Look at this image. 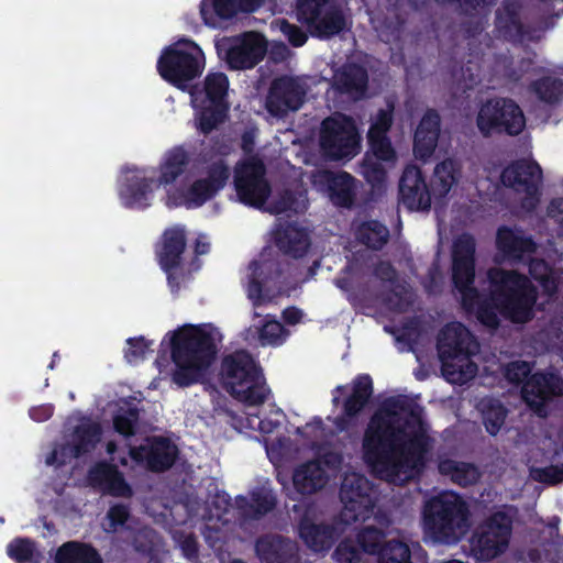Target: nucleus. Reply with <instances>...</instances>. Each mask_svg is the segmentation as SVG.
<instances>
[{
	"instance_id": "nucleus-1",
	"label": "nucleus",
	"mask_w": 563,
	"mask_h": 563,
	"mask_svg": "<svg viewBox=\"0 0 563 563\" xmlns=\"http://www.w3.org/2000/svg\"><path fill=\"white\" fill-rule=\"evenodd\" d=\"M476 243L473 235L464 233L452 247V283L461 295V306L475 314L486 328L497 329L499 316L516 324H523L534 317L538 289L530 278L514 269L492 267L487 272L488 294L482 295L475 283Z\"/></svg>"
},
{
	"instance_id": "nucleus-2",
	"label": "nucleus",
	"mask_w": 563,
	"mask_h": 563,
	"mask_svg": "<svg viewBox=\"0 0 563 563\" xmlns=\"http://www.w3.org/2000/svg\"><path fill=\"white\" fill-rule=\"evenodd\" d=\"M422 407L407 395L386 397L369 417L363 459L378 477L394 482L404 463H421L429 437L421 429Z\"/></svg>"
},
{
	"instance_id": "nucleus-3",
	"label": "nucleus",
	"mask_w": 563,
	"mask_h": 563,
	"mask_svg": "<svg viewBox=\"0 0 563 563\" xmlns=\"http://www.w3.org/2000/svg\"><path fill=\"white\" fill-rule=\"evenodd\" d=\"M218 334L210 324L188 325L173 332L170 356L176 367L173 383L184 388L203 380L218 354Z\"/></svg>"
},
{
	"instance_id": "nucleus-4",
	"label": "nucleus",
	"mask_w": 563,
	"mask_h": 563,
	"mask_svg": "<svg viewBox=\"0 0 563 563\" xmlns=\"http://www.w3.org/2000/svg\"><path fill=\"white\" fill-rule=\"evenodd\" d=\"M470 527L467 504L455 493L443 492L426 501L422 528L434 543L456 544Z\"/></svg>"
},
{
	"instance_id": "nucleus-5",
	"label": "nucleus",
	"mask_w": 563,
	"mask_h": 563,
	"mask_svg": "<svg viewBox=\"0 0 563 563\" xmlns=\"http://www.w3.org/2000/svg\"><path fill=\"white\" fill-rule=\"evenodd\" d=\"M220 377L223 388L246 406H258L271 394L262 368L245 350L225 355L221 361Z\"/></svg>"
},
{
	"instance_id": "nucleus-6",
	"label": "nucleus",
	"mask_w": 563,
	"mask_h": 563,
	"mask_svg": "<svg viewBox=\"0 0 563 563\" xmlns=\"http://www.w3.org/2000/svg\"><path fill=\"white\" fill-rule=\"evenodd\" d=\"M205 67L201 48L191 40H181L162 52L157 60V70L164 80L180 90L199 77Z\"/></svg>"
},
{
	"instance_id": "nucleus-7",
	"label": "nucleus",
	"mask_w": 563,
	"mask_h": 563,
	"mask_svg": "<svg viewBox=\"0 0 563 563\" xmlns=\"http://www.w3.org/2000/svg\"><path fill=\"white\" fill-rule=\"evenodd\" d=\"M476 126L484 137L517 136L526 128V117L514 99L494 97L481 106L476 115Z\"/></svg>"
},
{
	"instance_id": "nucleus-8",
	"label": "nucleus",
	"mask_w": 563,
	"mask_h": 563,
	"mask_svg": "<svg viewBox=\"0 0 563 563\" xmlns=\"http://www.w3.org/2000/svg\"><path fill=\"white\" fill-rule=\"evenodd\" d=\"M319 144L330 159L353 158L361 148V137L354 120L343 113H335L321 122Z\"/></svg>"
},
{
	"instance_id": "nucleus-9",
	"label": "nucleus",
	"mask_w": 563,
	"mask_h": 563,
	"mask_svg": "<svg viewBox=\"0 0 563 563\" xmlns=\"http://www.w3.org/2000/svg\"><path fill=\"white\" fill-rule=\"evenodd\" d=\"M512 518L506 511L497 510L481 522L471 537V551L478 561H490L509 547L512 533Z\"/></svg>"
},
{
	"instance_id": "nucleus-10",
	"label": "nucleus",
	"mask_w": 563,
	"mask_h": 563,
	"mask_svg": "<svg viewBox=\"0 0 563 563\" xmlns=\"http://www.w3.org/2000/svg\"><path fill=\"white\" fill-rule=\"evenodd\" d=\"M372 490V483L362 474L352 473L343 477L339 496L343 504L340 517L345 525L365 521L372 516L375 506Z\"/></svg>"
},
{
	"instance_id": "nucleus-11",
	"label": "nucleus",
	"mask_w": 563,
	"mask_h": 563,
	"mask_svg": "<svg viewBox=\"0 0 563 563\" xmlns=\"http://www.w3.org/2000/svg\"><path fill=\"white\" fill-rule=\"evenodd\" d=\"M266 167L260 158H250L234 169V188L239 200L245 206L262 208L272 188L266 177Z\"/></svg>"
},
{
	"instance_id": "nucleus-12",
	"label": "nucleus",
	"mask_w": 563,
	"mask_h": 563,
	"mask_svg": "<svg viewBox=\"0 0 563 563\" xmlns=\"http://www.w3.org/2000/svg\"><path fill=\"white\" fill-rule=\"evenodd\" d=\"M329 0H297L299 19L320 38H330L346 27L343 11Z\"/></svg>"
},
{
	"instance_id": "nucleus-13",
	"label": "nucleus",
	"mask_w": 563,
	"mask_h": 563,
	"mask_svg": "<svg viewBox=\"0 0 563 563\" xmlns=\"http://www.w3.org/2000/svg\"><path fill=\"white\" fill-rule=\"evenodd\" d=\"M230 174V168L223 159L213 162L208 166L206 177L196 179L179 192L178 205L187 209L202 207L225 187Z\"/></svg>"
},
{
	"instance_id": "nucleus-14",
	"label": "nucleus",
	"mask_w": 563,
	"mask_h": 563,
	"mask_svg": "<svg viewBox=\"0 0 563 563\" xmlns=\"http://www.w3.org/2000/svg\"><path fill=\"white\" fill-rule=\"evenodd\" d=\"M307 89L297 77L282 75L272 80L265 99L267 112L275 118H285L297 111L305 102Z\"/></svg>"
},
{
	"instance_id": "nucleus-15",
	"label": "nucleus",
	"mask_w": 563,
	"mask_h": 563,
	"mask_svg": "<svg viewBox=\"0 0 563 563\" xmlns=\"http://www.w3.org/2000/svg\"><path fill=\"white\" fill-rule=\"evenodd\" d=\"M266 53L267 41L265 36L255 31H246L229 40L223 59L229 69L245 70L258 65Z\"/></svg>"
},
{
	"instance_id": "nucleus-16",
	"label": "nucleus",
	"mask_w": 563,
	"mask_h": 563,
	"mask_svg": "<svg viewBox=\"0 0 563 563\" xmlns=\"http://www.w3.org/2000/svg\"><path fill=\"white\" fill-rule=\"evenodd\" d=\"M542 170L538 163L526 159H517L508 164L500 174V180L505 187L517 192H525L522 206L533 209L539 201V183Z\"/></svg>"
},
{
	"instance_id": "nucleus-17",
	"label": "nucleus",
	"mask_w": 563,
	"mask_h": 563,
	"mask_svg": "<svg viewBox=\"0 0 563 563\" xmlns=\"http://www.w3.org/2000/svg\"><path fill=\"white\" fill-rule=\"evenodd\" d=\"M178 453V448L168 438L156 435L146 438L145 444L129 449V456L133 462L155 473L169 470Z\"/></svg>"
},
{
	"instance_id": "nucleus-18",
	"label": "nucleus",
	"mask_w": 563,
	"mask_h": 563,
	"mask_svg": "<svg viewBox=\"0 0 563 563\" xmlns=\"http://www.w3.org/2000/svg\"><path fill=\"white\" fill-rule=\"evenodd\" d=\"M373 393V379L368 374L355 376L351 384V394L342 401V412L333 420V426L339 432H347L356 426Z\"/></svg>"
},
{
	"instance_id": "nucleus-19",
	"label": "nucleus",
	"mask_w": 563,
	"mask_h": 563,
	"mask_svg": "<svg viewBox=\"0 0 563 563\" xmlns=\"http://www.w3.org/2000/svg\"><path fill=\"white\" fill-rule=\"evenodd\" d=\"M399 202L410 211L430 210L432 191L422 170L417 165H407L399 179Z\"/></svg>"
},
{
	"instance_id": "nucleus-20",
	"label": "nucleus",
	"mask_w": 563,
	"mask_h": 563,
	"mask_svg": "<svg viewBox=\"0 0 563 563\" xmlns=\"http://www.w3.org/2000/svg\"><path fill=\"white\" fill-rule=\"evenodd\" d=\"M472 345H476L475 339L461 322L445 324L438 334L437 350L443 363L448 360L470 357L474 354Z\"/></svg>"
},
{
	"instance_id": "nucleus-21",
	"label": "nucleus",
	"mask_w": 563,
	"mask_h": 563,
	"mask_svg": "<svg viewBox=\"0 0 563 563\" xmlns=\"http://www.w3.org/2000/svg\"><path fill=\"white\" fill-rule=\"evenodd\" d=\"M332 87L338 93L358 100L367 90L368 73L360 64L345 63L334 73Z\"/></svg>"
},
{
	"instance_id": "nucleus-22",
	"label": "nucleus",
	"mask_w": 563,
	"mask_h": 563,
	"mask_svg": "<svg viewBox=\"0 0 563 563\" xmlns=\"http://www.w3.org/2000/svg\"><path fill=\"white\" fill-rule=\"evenodd\" d=\"M496 246L507 260L516 263L536 253L538 247L532 236L525 235L521 230H514L506 225L497 230Z\"/></svg>"
},
{
	"instance_id": "nucleus-23",
	"label": "nucleus",
	"mask_w": 563,
	"mask_h": 563,
	"mask_svg": "<svg viewBox=\"0 0 563 563\" xmlns=\"http://www.w3.org/2000/svg\"><path fill=\"white\" fill-rule=\"evenodd\" d=\"M255 552L265 563H296L297 547L288 538L279 534H264L255 542Z\"/></svg>"
},
{
	"instance_id": "nucleus-24",
	"label": "nucleus",
	"mask_w": 563,
	"mask_h": 563,
	"mask_svg": "<svg viewBox=\"0 0 563 563\" xmlns=\"http://www.w3.org/2000/svg\"><path fill=\"white\" fill-rule=\"evenodd\" d=\"M522 395L531 406L536 401L542 405L552 397L563 395V379L554 373L537 372L523 384Z\"/></svg>"
},
{
	"instance_id": "nucleus-25",
	"label": "nucleus",
	"mask_w": 563,
	"mask_h": 563,
	"mask_svg": "<svg viewBox=\"0 0 563 563\" xmlns=\"http://www.w3.org/2000/svg\"><path fill=\"white\" fill-rule=\"evenodd\" d=\"M186 246V232L183 228L175 227L166 229L155 252L162 271H167L168 268H180Z\"/></svg>"
},
{
	"instance_id": "nucleus-26",
	"label": "nucleus",
	"mask_w": 563,
	"mask_h": 563,
	"mask_svg": "<svg viewBox=\"0 0 563 563\" xmlns=\"http://www.w3.org/2000/svg\"><path fill=\"white\" fill-rule=\"evenodd\" d=\"M441 118L437 110L428 109L421 118L413 135V152L419 158L430 157L440 135Z\"/></svg>"
},
{
	"instance_id": "nucleus-27",
	"label": "nucleus",
	"mask_w": 563,
	"mask_h": 563,
	"mask_svg": "<svg viewBox=\"0 0 563 563\" xmlns=\"http://www.w3.org/2000/svg\"><path fill=\"white\" fill-rule=\"evenodd\" d=\"M298 532L305 544L313 552L329 551L338 537L334 526L314 523L306 516L299 521Z\"/></svg>"
},
{
	"instance_id": "nucleus-28",
	"label": "nucleus",
	"mask_w": 563,
	"mask_h": 563,
	"mask_svg": "<svg viewBox=\"0 0 563 563\" xmlns=\"http://www.w3.org/2000/svg\"><path fill=\"white\" fill-rule=\"evenodd\" d=\"M276 246L294 258L303 257L310 247V236L306 229L295 223H287L275 232Z\"/></svg>"
},
{
	"instance_id": "nucleus-29",
	"label": "nucleus",
	"mask_w": 563,
	"mask_h": 563,
	"mask_svg": "<svg viewBox=\"0 0 563 563\" xmlns=\"http://www.w3.org/2000/svg\"><path fill=\"white\" fill-rule=\"evenodd\" d=\"M522 5L517 0L504 1L496 12V25L509 41H522L528 30L521 21Z\"/></svg>"
},
{
	"instance_id": "nucleus-30",
	"label": "nucleus",
	"mask_w": 563,
	"mask_h": 563,
	"mask_svg": "<svg viewBox=\"0 0 563 563\" xmlns=\"http://www.w3.org/2000/svg\"><path fill=\"white\" fill-rule=\"evenodd\" d=\"M153 184V178L139 175L126 176L119 188L123 206L130 209H146L150 206Z\"/></svg>"
},
{
	"instance_id": "nucleus-31",
	"label": "nucleus",
	"mask_w": 563,
	"mask_h": 563,
	"mask_svg": "<svg viewBox=\"0 0 563 563\" xmlns=\"http://www.w3.org/2000/svg\"><path fill=\"white\" fill-rule=\"evenodd\" d=\"M103 434L100 422L86 419L74 428L69 450L75 459L96 450Z\"/></svg>"
},
{
	"instance_id": "nucleus-32",
	"label": "nucleus",
	"mask_w": 563,
	"mask_h": 563,
	"mask_svg": "<svg viewBox=\"0 0 563 563\" xmlns=\"http://www.w3.org/2000/svg\"><path fill=\"white\" fill-rule=\"evenodd\" d=\"M329 197L334 206L352 208L356 199V179L346 172L328 173Z\"/></svg>"
},
{
	"instance_id": "nucleus-33",
	"label": "nucleus",
	"mask_w": 563,
	"mask_h": 563,
	"mask_svg": "<svg viewBox=\"0 0 563 563\" xmlns=\"http://www.w3.org/2000/svg\"><path fill=\"white\" fill-rule=\"evenodd\" d=\"M292 482L299 494L311 495L325 486L328 475L319 462L309 461L295 470Z\"/></svg>"
},
{
	"instance_id": "nucleus-34",
	"label": "nucleus",
	"mask_w": 563,
	"mask_h": 563,
	"mask_svg": "<svg viewBox=\"0 0 563 563\" xmlns=\"http://www.w3.org/2000/svg\"><path fill=\"white\" fill-rule=\"evenodd\" d=\"M238 504L245 516L260 519L276 508L277 496L272 488L261 486L251 492L250 500L246 497H240Z\"/></svg>"
},
{
	"instance_id": "nucleus-35",
	"label": "nucleus",
	"mask_w": 563,
	"mask_h": 563,
	"mask_svg": "<svg viewBox=\"0 0 563 563\" xmlns=\"http://www.w3.org/2000/svg\"><path fill=\"white\" fill-rule=\"evenodd\" d=\"M461 175L460 164L453 158H445L434 167L430 179L431 191L434 198L446 197Z\"/></svg>"
},
{
	"instance_id": "nucleus-36",
	"label": "nucleus",
	"mask_w": 563,
	"mask_h": 563,
	"mask_svg": "<svg viewBox=\"0 0 563 563\" xmlns=\"http://www.w3.org/2000/svg\"><path fill=\"white\" fill-rule=\"evenodd\" d=\"M56 563H102L98 550L90 543L68 541L63 543L55 554Z\"/></svg>"
},
{
	"instance_id": "nucleus-37",
	"label": "nucleus",
	"mask_w": 563,
	"mask_h": 563,
	"mask_svg": "<svg viewBox=\"0 0 563 563\" xmlns=\"http://www.w3.org/2000/svg\"><path fill=\"white\" fill-rule=\"evenodd\" d=\"M190 163V155L183 146H175L169 150L159 166V185H170L185 173Z\"/></svg>"
},
{
	"instance_id": "nucleus-38",
	"label": "nucleus",
	"mask_w": 563,
	"mask_h": 563,
	"mask_svg": "<svg viewBox=\"0 0 563 563\" xmlns=\"http://www.w3.org/2000/svg\"><path fill=\"white\" fill-rule=\"evenodd\" d=\"M355 238L366 247L379 251L388 242L389 230L378 220H367L357 225Z\"/></svg>"
},
{
	"instance_id": "nucleus-39",
	"label": "nucleus",
	"mask_w": 563,
	"mask_h": 563,
	"mask_svg": "<svg viewBox=\"0 0 563 563\" xmlns=\"http://www.w3.org/2000/svg\"><path fill=\"white\" fill-rule=\"evenodd\" d=\"M229 78L222 71L209 73L203 80L201 103L230 104L228 101Z\"/></svg>"
},
{
	"instance_id": "nucleus-40",
	"label": "nucleus",
	"mask_w": 563,
	"mask_h": 563,
	"mask_svg": "<svg viewBox=\"0 0 563 563\" xmlns=\"http://www.w3.org/2000/svg\"><path fill=\"white\" fill-rule=\"evenodd\" d=\"M239 10L238 0H210V5L206 1L201 2L200 14L206 25L217 26V19L231 20Z\"/></svg>"
},
{
	"instance_id": "nucleus-41",
	"label": "nucleus",
	"mask_w": 563,
	"mask_h": 563,
	"mask_svg": "<svg viewBox=\"0 0 563 563\" xmlns=\"http://www.w3.org/2000/svg\"><path fill=\"white\" fill-rule=\"evenodd\" d=\"M230 104L201 103L197 112V129L208 135L228 118Z\"/></svg>"
},
{
	"instance_id": "nucleus-42",
	"label": "nucleus",
	"mask_w": 563,
	"mask_h": 563,
	"mask_svg": "<svg viewBox=\"0 0 563 563\" xmlns=\"http://www.w3.org/2000/svg\"><path fill=\"white\" fill-rule=\"evenodd\" d=\"M529 275L534 279L543 292L550 297L558 292L559 278L552 266L542 258H531L528 265Z\"/></svg>"
},
{
	"instance_id": "nucleus-43",
	"label": "nucleus",
	"mask_w": 563,
	"mask_h": 563,
	"mask_svg": "<svg viewBox=\"0 0 563 563\" xmlns=\"http://www.w3.org/2000/svg\"><path fill=\"white\" fill-rule=\"evenodd\" d=\"M283 324L277 320H265L262 325H253L246 330L245 340L247 342L257 341L260 345H279L283 343Z\"/></svg>"
},
{
	"instance_id": "nucleus-44",
	"label": "nucleus",
	"mask_w": 563,
	"mask_h": 563,
	"mask_svg": "<svg viewBox=\"0 0 563 563\" xmlns=\"http://www.w3.org/2000/svg\"><path fill=\"white\" fill-rule=\"evenodd\" d=\"M274 263L252 261L250 269L252 271L247 284V297L254 305H258L263 299V289L268 283L267 273H272Z\"/></svg>"
},
{
	"instance_id": "nucleus-45",
	"label": "nucleus",
	"mask_w": 563,
	"mask_h": 563,
	"mask_svg": "<svg viewBox=\"0 0 563 563\" xmlns=\"http://www.w3.org/2000/svg\"><path fill=\"white\" fill-rule=\"evenodd\" d=\"M507 408L497 399L482 401V418L486 431L497 435L507 418Z\"/></svg>"
},
{
	"instance_id": "nucleus-46",
	"label": "nucleus",
	"mask_w": 563,
	"mask_h": 563,
	"mask_svg": "<svg viewBox=\"0 0 563 563\" xmlns=\"http://www.w3.org/2000/svg\"><path fill=\"white\" fill-rule=\"evenodd\" d=\"M361 174L371 185L372 189L380 190L386 186L387 170L382 161L374 159L373 155L365 153L361 163Z\"/></svg>"
},
{
	"instance_id": "nucleus-47",
	"label": "nucleus",
	"mask_w": 563,
	"mask_h": 563,
	"mask_svg": "<svg viewBox=\"0 0 563 563\" xmlns=\"http://www.w3.org/2000/svg\"><path fill=\"white\" fill-rule=\"evenodd\" d=\"M531 89L540 100L555 103L563 93V82L559 78L541 77L531 84Z\"/></svg>"
},
{
	"instance_id": "nucleus-48",
	"label": "nucleus",
	"mask_w": 563,
	"mask_h": 563,
	"mask_svg": "<svg viewBox=\"0 0 563 563\" xmlns=\"http://www.w3.org/2000/svg\"><path fill=\"white\" fill-rule=\"evenodd\" d=\"M132 544L136 552L144 555L156 550H162L164 542L162 536L153 528L143 527L135 532Z\"/></svg>"
},
{
	"instance_id": "nucleus-49",
	"label": "nucleus",
	"mask_w": 563,
	"mask_h": 563,
	"mask_svg": "<svg viewBox=\"0 0 563 563\" xmlns=\"http://www.w3.org/2000/svg\"><path fill=\"white\" fill-rule=\"evenodd\" d=\"M367 144L368 151L366 153L373 155L374 159L390 164L396 162L397 154L388 135L367 134Z\"/></svg>"
},
{
	"instance_id": "nucleus-50",
	"label": "nucleus",
	"mask_w": 563,
	"mask_h": 563,
	"mask_svg": "<svg viewBox=\"0 0 563 563\" xmlns=\"http://www.w3.org/2000/svg\"><path fill=\"white\" fill-rule=\"evenodd\" d=\"M139 419L140 412L136 407L120 410L112 418L113 429L120 435L131 438L136 433Z\"/></svg>"
},
{
	"instance_id": "nucleus-51",
	"label": "nucleus",
	"mask_w": 563,
	"mask_h": 563,
	"mask_svg": "<svg viewBox=\"0 0 563 563\" xmlns=\"http://www.w3.org/2000/svg\"><path fill=\"white\" fill-rule=\"evenodd\" d=\"M385 532L374 526L362 528L356 534V541L364 553L377 554L384 545Z\"/></svg>"
},
{
	"instance_id": "nucleus-52",
	"label": "nucleus",
	"mask_w": 563,
	"mask_h": 563,
	"mask_svg": "<svg viewBox=\"0 0 563 563\" xmlns=\"http://www.w3.org/2000/svg\"><path fill=\"white\" fill-rule=\"evenodd\" d=\"M118 470V466L113 463L99 461L89 468L87 474L88 482L93 488H99L103 492Z\"/></svg>"
},
{
	"instance_id": "nucleus-53",
	"label": "nucleus",
	"mask_w": 563,
	"mask_h": 563,
	"mask_svg": "<svg viewBox=\"0 0 563 563\" xmlns=\"http://www.w3.org/2000/svg\"><path fill=\"white\" fill-rule=\"evenodd\" d=\"M8 555L18 563L33 561L35 543L29 538H15L7 548Z\"/></svg>"
},
{
	"instance_id": "nucleus-54",
	"label": "nucleus",
	"mask_w": 563,
	"mask_h": 563,
	"mask_svg": "<svg viewBox=\"0 0 563 563\" xmlns=\"http://www.w3.org/2000/svg\"><path fill=\"white\" fill-rule=\"evenodd\" d=\"M126 344L129 347L124 352V357L130 364L143 361L147 353L153 352V341L146 340L144 336L129 338Z\"/></svg>"
},
{
	"instance_id": "nucleus-55",
	"label": "nucleus",
	"mask_w": 563,
	"mask_h": 563,
	"mask_svg": "<svg viewBox=\"0 0 563 563\" xmlns=\"http://www.w3.org/2000/svg\"><path fill=\"white\" fill-rule=\"evenodd\" d=\"M362 552L357 541L346 538L336 545L333 558L338 563H356L361 560Z\"/></svg>"
},
{
	"instance_id": "nucleus-56",
	"label": "nucleus",
	"mask_w": 563,
	"mask_h": 563,
	"mask_svg": "<svg viewBox=\"0 0 563 563\" xmlns=\"http://www.w3.org/2000/svg\"><path fill=\"white\" fill-rule=\"evenodd\" d=\"M406 288L397 283L383 296V301L391 311L405 312L411 305V301L406 298Z\"/></svg>"
},
{
	"instance_id": "nucleus-57",
	"label": "nucleus",
	"mask_w": 563,
	"mask_h": 563,
	"mask_svg": "<svg viewBox=\"0 0 563 563\" xmlns=\"http://www.w3.org/2000/svg\"><path fill=\"white\" fill-rule=\"evenodd\" d=\"M394 106L389 104L387 109H380L374 122L371 124L368 135H387L393 124Z\"/></svg>"
},
{
	"instance_id": "nucleus-58",
	"label": "nucleus",
	"mask_w": 563,
	"mask_h": 563,
	"mask_svg": "<svg viewBox=\"0 0 563 563\" xmlns=\"http://www.w3.org/2000/svg\"><path fill=\"white\" fill-rule=\"evenodd\" d=\"M441 3L454 5L460 14L475 16L479 10L488 7L493 0H438Z\"/></svg>"
},
{
	"instance_id": "nucleus-59",
	"label": "nucleus",
	"mask_w": 563,
	"mask_h": 563,
	"mask_svg": "<svg viewBox=\"0 0 563 563\" xmlns=\"http://www.w3.org/2000/svg\"><path fill=\"white\" fill-rule=\"evenodd\" d=\"M103 493L113 497L130 498L133 496V489L125 481L123 473L118 470L110 483L103 489Z\"/></svg>"
},
{
	"instance_id": "nucleus-60",
	"label": "nucleus",
	"mask_w": 563,
	"mask_h": 563,
	"mask_svg": "<svg viewBox=\"0 0 563 563\" xmlns=\"http://www.w3.org/2000/svg\"><path fill=\"white\" fill-rule=\"evenodd\" d=\"M478 477L479 473L474 464L460 462L451 479L460 486L466 487L475 484Z\"/></svg>"
},
{
	"instance_id": "nucleus-61",
	"label": "nucleus",
	"mask_w": 563,
	"mask_h": 563,
	"mask_svg": "<svg viewBox=\"0 0 563 563\" xmlns=\"http://www.w3.org/2000/svg\"><path fill=\"white\" fill-rule=\"evenodd\" d=\"M531 367L526 361L511 362L506 366L505 377L509 383L520 384L526 383L530 377Z\"/></svg>"
},
{
	"instance_id": "nucleus-62",
	"label": "nucleus",
	"mask_w": 563,
	"mask_h": 563,
	"mask_svg": "<svg viewBox=\"0 0 563 563\" xmlns=\"http://www.w3.org/2000/svg\"><path fill=\"white\" fill-rule=\"evenodd\" d=\"M130 508L124 504H115L111 506L107 512L109 526L112 531L122 528L130 519Z\"/></svg>"
},
{
	"instance_id": "nucleus-63",
	"label": "nucleus",
	"mask_w": 563,
	"mask_h": 563,
	"mask_svg": "<svg viewBox=\"0 0 563 563\" xmlns=\"http://www.w3.org/2000/svg\"><path fill=\"white\" fill-rule=\"evenodd\" d=\"M373 274L379 280L388 283L391 286L398 283V273L395 266L388 261H379L375 266Z\"/></svg>"
},
{
	"instance_id": "nucleus-64",
	"label": "nucleus",
	"mask_w": 563,
	"mask_h": 563,
	"mask_svg": "<svg viewBox=\"0 0 563 563\" xmlns=\"http://www.w3.org/2000/svg\"><path fill=\"white\" fill-rule=\"evenodd\" d=\"M167 277V285L173 295H178L181 285L189 279V274L185 272L184 265L180 264V268H168L163 271Z\"/></svg>"
}]
</instances>
